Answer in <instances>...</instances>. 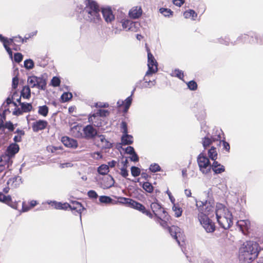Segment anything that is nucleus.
Returning a JSON list of instances; mask_svg holds the SVG:
<instances>
[{"mask_svg":"<svg viewBox=\"0 0 263 263\" xmlns=\"http://www.w3.org/2000/svg\"><path fill=\"white\" fill-rule=\"evenodd\" d=\"M76 11L80 14L82 13L84 19L88 22L100 24L102 21L99 6L94 1L86 0L85 8L81 5H78Z\"/></svg>","mask_w":263,"mask_h":263,"instance_id":"nucleus-1","label":"nucleus"},{"mask_svg":"<svg viewBox=\"0 0 263 263\" xmlns=\"http://www.w3.org/2000/svg\"><path fill=\"white\" fill-rule=\"evenodd\" d=\"M260 249L258 243L253 241H247L243 243L239 249L241 258L246 261H251L258 256Z\"/></svg>","mask_w":263,"mask_h":263,"instance_id":"nucleus-2","label":"nucleus"},{"mask_svg":"<svg viewBox=\"0 0 263 263\" xmlns=\"http://www.w3.org/2000/svg\"><path fill=\"white\" fill-rule=\"evenodd\" d=\"M217 221L219 226L227 230L233 224V215L229 209L223 207L222 204H217L215 211Z\"/></svg>","mask_w":263,"mask_h":263,"instance_id":"nucleus-3","label":"nucleus"},{"mask_svg":"<svg viewBox=\"0 0 263 263\" xmlns=\"http://www.w3.org/2000/svg\"><path fill=\"white\" fill-rule=\"evenodd\" d=\"M122 202L128 204L130 207L135 209L143 214L146 215L150 218H153V214L148 210H147L145 207L140 202H138L132 199L123 197L121 198Z\"/></svg>","mask_w":263,"mask_h":263,"instance_id":"nucleus-4","label":"nucleus"},{"mask_svg":"<svg viewBox=\"0 0 263 263\" xmlns=\"http://www.w3.org/2000/svg\"><path fill=\"white\" fill-rule=\"evenodd\" d=\"M19 149L20 147L18 145L15 143H12L10 144L7 147L6 150V154L5 155H2V156H0V158H2L5 156L8 157V160H6L7 161L4 164V165L7 168H8L12 163V161L11 160L12 157H13L16 153L18 152Z\"/></svg>","mask_w":263,"mask_h":263,"instance_id":"nucleus-5","label":"nucleus"},{"mask_svg":"<svg viewBox=\"0 0 263 263\" xmlns=\"http://www.w3.org/2000/svg\"><path fill=\"white\" fill-rule=\"evenodd\" d=\"M196 205L200 213V214H202L208 216L214 209V203L213 201H197L196 199Z\"/></svg>","mask_w":263,"mask_h":263,"instance_id":"nucleus-6","label":"nucleus"},{"mask_svg":"<svg viewBox=\"0 0 263 263\" xmlns=\"http://www.w3.org/2000/svg\"><path fill=\"white\" fill-rule=\"evenodd\" d=\"M199 170L204 174H207L211 170L209 158L202 153H200L197 159Z\"/></svg>","mask_w":263,"mask_h":263,"instance_id":"nucleus-7","label":"nucleus"},{"mask_svg":"<svg viewBox=\"0 0 263 263\" xmlns=\"http://www.w3.org/2000/svg\"><path fill=\"white\" fill-rule=\"evenodd\" d=\"M146 51L147 52L148 70L145 73V77H148L157 72L158 63L147 47Z\"/></svg>","mask_w":263,"mask_h":263,"instance_id":"nucleus-8","label":"nucleus"},{"mask_svg":"<svg viewBox=\"0 0 263 263\" xmlns=\"http://www.w3.org/2000/svg\"><path fill=\"white\" fill-rule=\"evenodd\" d=\"M198 219L201 224L207 233H212L215 231V224L208 216L202 214H199Z\"/></svg>","mask_w":263,"mask_h":263,"instance_id":"nucleus-9","label":"nucleus"},{"mask_svg":"<svg viewBox=\"0 0 263 263\" xmlns=\"http://www.w3.org/2000/svg\"><path fill=\"white\" fill-rule=\"evenodd\" d=\"M236 225L244 235H246L249 233L251 227V223L248 219L238 220L236 222Z\"/></svg>","mask_w":263,"mask_h":263,"instance_id":"nucleus-10","label":"nucleus"},{"mask_svg":"<svg viewBox=\"0 0 263 263\" xmlns=\"http://www.w3.org/2000/svg\"><path fill=\"white\" fill-rule=\"evenodd\" d=\"M115 180L111 175L103 177L100 182V186L103 189H108L114 185Z\"/></svg>","mask_w":263,"mask_h":263,"instance_id":"nucleus-11","label":"nucleus"},{"mask_svg":"<svg viewBox=\"0 0 263 263\" xmlns=\"http://www.w3.org/2000/svg\"><path fill=\"white\" fill-rule=\"evenodd\" d=\"M85 138L87 139H93L97 135V130L91 125L85 126L83 129Z\"/></svg>","mask_w":263,"mask_h":263,"instance_id":"nucleus-12","label":"nucleus"},{"mask_svg":"<svg viewBox=\"0 0 263 263\" xmlns=\"http://www.w3.org/2000/svg\"><path fill=\"white\" fill-rule=\"evenodd\" d=\"M151 208L156 217H161L160 215L167 213L165 209L162 207L160 204L157 202H152L151 204Z\"/></svg>","mask_w":263,"mask_h":263,"instance_id":"nucleus-13","label":"nucleus"},{"mask_svg":"<svg viewBox=\"0 0 263 263\" xmlns=\"http://www.w3.org/2000/svg\"><path fill=\"white\" fill-rule=\"evenodd\" d=\"M101 12L105 22L107 23H111L115 20V16L110 7L102 8L101 9Z\"/></svg>","mask_w":263,"mask_h":263,"instance_id":"nucleus-14","label":"nucleus"},{"mask_svg":"<svg viewBox=\"0 0 263 263\" xmlns=\"http://www.w3.org/2000/svg\"><path fill=\"white\" fill-rule=\"evenodd\" d=\"M23 183L22 178L19 176H15L8 179L7 182L8 186L11 188H17Z\"/></svg>","mask_w":263,"mask_h":263,"instance_id":"nucleus-15","label":"nucleus"},{"mask_svg":"<svg viewBox=\"0 0 263 263\" xmlns=\"http://www.w3.org/2000/svg\"><path fill=\"white\" fill-rule=\"evenodd\" d=\"M47 125L48 122L46 120H37L32 123V130L34 132H38L39 130L45 129Z\"/></svg>","mask_w":263,"mask_h":263,"instance_id":"nucleus-16","label":"nucleus"},{"mask_svg":"<svg viewBox=\"0 0 263 263\" xmlns=\"http://www.w3.org/2000/svg\"><path fill=\"white\" fill-rule=\"evenodd\" d=\"M63 144L67 147L77 148L78 147L77 141L72 138L65 136L62 138Z\"/></svg>","mask_w":263,"mask_h":263,"instance_id":"nucleus-17","label":"nucleus"},{"mask_svg":"<svg viewBox=\"0 0 263 263\" xmlns=\"http://www.w3.org/2000/svg\"><path fill=\"white\" fill-rule=\"evenodd\" d=\"M109 114V111L108 110L105 109H98L96 112L90 115L88 118V121L89 122H92V118H95L97 117H106Z\"/></svg>","mask_w":263,"mask_h":263,"instance_id":"nucleus-18","label":"nucleus"},{"mask_svg":"<svg viewBox=\"0 0 263 263\" xmlns=\"http://www.w3.org/2000/svg\"><path fill=\"white\" fill-rule=\"evenodd\" d=\"M180 229L176 226H173L168 228V230L171 235L176 240L178 245H180V240L178 237H180V233L179 231Z\"/></svg>","mask_w":263,"mask_h":263,"instance_id":"nucleus-19","label":"nucleus"},{"mask_svg":"<svg viewBox=\"0 0 263 263\" xmlns=\"http://www.w3.org/2000/svg\"><path fill=\"white\" fill-rule=\"evenodd\" d=\"M160 216L161 217H156V221L159 223L163 228L168 229L169 227L167 224V221L170 219V216L167 213L164 215L162 214Z\"/></svg>","mask_w":263,"mask_h":263,"instance_id":"nucleus-20","label":"nucleus"},{"mask_svg":"<svg viewBox=\"0 0 263 263\" xmlns=\"http://www.w3.org/2000/svg\"><path fill=\"white\" fill-rule=\"evenodd\" d=\"M147 77L144 76L142 80H140L136 83V87L138 88L143 89L146 88H151L150 80H147Z\"/></svg>","mask_w":263,"mask_h":263,"instance_id":"nucleus-21","label":"nucleus"},{"mask_svg":"<svg viewBox=\"0 0 263 263\" xmlns=\"http://www.w3.org/2000/svg\"><path fill=\"white\" fill-rule=\"evenodd\" d=\"M220 139L221 137L219 135L216 137H211V138L208 136H205L202 138V145L204 148H206L207 147L209 146L213 142L220 140Z\"/></svg>","mask_w":263,"mask_h":263,"instance_id":"nucleus-22","label":"nucleus"},{"mask_svg":"<svg viewBox=\"0 0 263 263\" xmlns=\"http://www.w3.org/2000/svg\"><path fill=\"white\" fill-rule=\"evenodd\" d=\"M69 209L71 211H75L77 213L79 214L80 218L81 219V213L85 208L80 202L74 201L72 202V205L70 204Z\"/></svg>","mask_w":263,"mask_h":263,"instance_id":"nucleus-23","label":"nucleus"},{"mask_svg":"<svg viewBox=\"0 0 263 263\" xmlns=\"http://www.w3.org/2000/svg\"><path fill=\"white\" fill-rule=\"evenodd\" d=\"M49 204H51V206H54L56 209L59 210H67L69 209L70 204L67 202L62 203L61 202H57L55 201H51L48 202Z\"/></svg>","mask_w":263,"mask_h":263,"instance_id":"nucleus-24","label":"nucleus"},{"mask_svg":"<svg viewBox=\"0 0 263 263\" xmlns=\"http://www.w3.org/2000/svg\"><path fill=\"white\" fill-rule=\"evenodd\" d=\"M121 144L123 145H130L133 144V137L131 135L127 134V135H122L121 138Z\"/></svg>","mask_w":263,"mask_h":263,"instance_id":"nucleus-25","label":"nucleus"},{"mask_svg":"<svg viewBox=\"0 0 263 263\" xmlns=\"http://www.w3.org/2000/svg\"><path fill=\"white\" fill-rule=\"evenodd\" d=\"M46 81L43 76L37 77L36 88L44 90L46 89Z\"/></svg>","mask_w":263,"mask_h":263,"instance_id":"nucleus-26","label":"nucleus"},{"mask_svg":"<svg viewBox=\"0 0 263 263\" xmlns=\"http://www.w3.org/2000/svg\"><path fill=\"white\" fill-rule=\"evenodd\" d=\"M249 41L251 44L257 43L262 45L263 44V35L260 36L256 33H254L253 35L251 36V38Z\"/></svg>","mask_w":263,"mask_h":263,"instance_id":"nucleus-27","label":"nucleus"},{"mask_svg":"<svg viewBox=\"0 0 263 263\" xmlns=\"http://www.w3.org/2000/svg\"><path fill=\"white\" fill-rule=\"evenodd\" d=\"M142 14V11L140 8H138L136 7V8H133L131 9L129 12V15L131 18H137L139 17Z\"/></svg>","mask_w":263,"mask_h":263,"instance_id":"nucleus-28","label":"nucleus"},{"mask_svg":"<svg viewBox=\"0 0 263 263\" xmlns=\"http://www.w3.org/2000/svg\"><path fill=\"white\" fill-rule=\"evenodd\" d=\"M21 96L24 99H29L31 96V90L29 86H25L21 92Z\"/></svg>","mask_w":263,"mask_h":263,"instance_id":"nucleus-29","label":"nucleus"},{"mask_svg":"<svg viewBox=\"0 0 263 263\" xmlns=\"http://www.w3.org/2000/svg\"><path fill=\"white\" fill-rule=\"evenodd\" d=\"M140 185H142V188L148 193H152L154 191V187L152 184L149 182H145L143 183L140 182Z\"/></svg>","mask_w":263,"mask_h":263,"instance_id":"nucleus-30","label":"nucleus"},{"mask_svg":"<svg viewBox=\"0 0 263 263\" xmlns=\"http://www.w3.org/2000/svg\"><path fill=\"white\" fill-rule=\"evenodd\" d=\"M17 36H14L11 38L8 39L7 37H4V40H1V42L3 43V46L4 45L6 46L9 45H15V44L14 43L15 39H17Z\"/></svg>","mask_w":263,"mask_h":263,"instance_id":"nucleus-31","label":"nucleus"},{"mask_svg":"<svg viewBox=\"0 0 263 263\" xmlns=\"http://www.w3.org/2000/svg\"><path fill=\"white\" fill-rule=\"evenodd\" d=\"M172 209L174 212L175 216L176 217H179L181 216L182 213V210L178 204H174Z\"/></svg>","mask_w":263,"mask_h":263,"instance_id":"nucleus-32","label":"nucleus"},{"mask_svg":"<svg viewBox=\"0 0 263 263\" xmlns=\"http://www.w3.org/2000/svg\"><path fill=\"white\" fill-rule=\"evenodd\" d=\"M98 172L99 174L105 175L109 172L108 165L106 164H102L98 167Z\"/></svg>","mask_w":263,"mask_h":263,"instance_id":"nucleus-33","label":"nucleus"},{"mask_svg":"<svg viewBox=\"0 0 263 263\" xmlns=\"http://www.w3.org/2000/svg\"><path fill=\"white\" fill-rule=\"evenodd\" d=\"M208 156L211 160H216L217 157V153L215 147L214 146L211 147L208 151Z\"/></svg>","mask_w":263,"mask_h":263,"instance_id":"nucleus-34","label":"nucleus"},{"mask_svg":"<svg viewBox=\"0 0 263 263\" xmlns=\"http://www.w3.org/2000/svg\"><path fill=\"white\" fill-rule=\"evenodd\" d=\"M21 109L23 112H30L32 109V106L31 103L23 102L21 104Z\"/></svg>","mask_w":263,"mask_h":263,"instance_id":"nucleus-35","label":"nucleus"},{"mask_svg":"<svg viewBox=\"0 0 263 263\" xmlns=\"http://www.w3.org/2000/svg\"><path fill=\"white\" fill-rule=\"evenodd\" d=\"M6 128H7L11 132L13 131L14 129V125L12 124V123L10 121L6 122L5 124L4 123V125H3V128H1L0 132H4Z\"/></svg>","mask_w":263,"mask_h":263,"instance_id":"nucleus-36","label":"nucleus"},{"mask_svg":"<svg viewBox=\"0 0 263 263\" xmlns=\"http://www.w3.org/2000/svg\"><path fill=\"white\" fill-rule=\"evenodd\" d=\"M48 151L51 152L52 153H55V154H60V151L63 149L62 146H52L47 147Z\"/></svg>","mask_w":263,"mask_h":263,"instance_id":"nucleus-37","label":"nucleus"},{"mask_svg":"<svg viewBox=\"0 0 263 263\" xmlns=\"http://www.w3.org/2000/svg\"><path fill=\"white\" fill-rule=\"evenodd\" d=\"M183 15L186 18L192 17L193 20H195V18L197 16V14L194 10L190 9L189 11L184 12Z\"/></svg>","mask_w":263,"mask_h":263,"instance_id":"nucleus-38","label":"nucleus"},{"mask_svg":"<svg viewBox=\"0 0 263 263\" xmlns=\"http://www.w3.org/2000/svg\"><path fill=\"white\" fill-rule=\"evenodd\" d=\"M37 77L35 76H29L27 79L28 83L30 85L32 88L36 87V86Z\"/></svg>","mask_w":263,"mask_h":263,"instance_id":"nucleus-39","label":"nucleus"},{"mask_svg":"<svg viewBox=\"0 0 263 263\" xmlns=\"http://www.w3.org/2000/svg\"><path fill=\"white\" fill-rule=\"evenodd\" d=\"M48 107L45 105L39 107L38 113L44 117H46L48 115Z\"/></svg>","mask_w":263,"mask_h":263,"instance_id":"nucleus-40","label":"nucleus"},{"mask_svg":"<svg viewBox=\"0 0 263 263\" xmlns=\"http://www.w3.org/2000/svg\"><path fill=\"white\" fill-rule=\"evenodd\" d=\"M24 67L28 70L32 69L34 67V62L31 59H27L24 62Z\"/></svg>","mask_w":263,"mask_h":263,"instance_id":"nucleus-41","label":"nucleus"},{"mask_svg":"<svg viewBox=\"0 0 263 263\" xmlns=\"http://www.w3.org/2000/svg\"><path fill=\"white\" fill-rule=\"evenodd\" d=\"M99 201L101 203L108 204L112 203V202L113 201V199L109 196H101L99 197Z\"/></svg>","mask_w":263,"mask_h":263,"instance_id":"nucleus-42","label":"nucleus"},{"mask_svg":"<svg viewBox=\"0 0 263 263\" xmlns=\"http://www.w3.org/2000/svg\"><path fill=\"white\" fill-rule=\"evenodd\" d=\"M132 95L128 97L125 100V105H124V112H126L128 110L130 106L132 104Z\"/></svg>","mask_w":263,"mask_h":263,"instance_id":"nucleus-43","label":"nucleus"},{"mask_svg":"<svg viewBox=\"0 0 263 263\" xmlns=\"http://www.w3.org/2000/svg\"><path fill=\"white\" fill-rule=\"evenodd\" d=\"M4 203L7 204L12 208L17 210L18 208V202H13L12 201V198L11 196L10 195V199H7L6 202H3Z\"/></svg>","mask_w":263,"mask_h":263,"instance_id":"nucleus-44","label":"nucleus"},{"mask_svg":"<svg viewBox=\"0 0 263 263\" xmlns=\"http://www.w3.org/2000/svg\"><path fill=\"white\" fill-rule=\"evenodd\" d=\"M160 12L164 16L169 17L173 15V12L169 9L161 8L159 9Z\"/></svg>","mask_w":263,"mask_h":263,"instance_id":"nucleus-45","label":"nucleus"},{"mask_svg":"<svg viewBox=\"0 0 263 263\" xmlns=\"http://www.w3.org/2000/svg\"><path fill=\"white\" fill-rule=\"evenodd\" d=\"M120 128L122 133V135H127L128 134V127L127 123L122 121L120 124Z\"/></svg>","mask_w":263,"mask_h":263,"instance_id":"nucleus-46","label":"nucleus"},{"mask_svg":"<svg viewBox=\"0 0 263 263\" xmlns=\"http://www.w3.org/2000/svg\"><path fill=\"white\" fill-rule=\"evenodd\" d=\"M130 171L132 176L135 177L139 176L141 174L140 169L137 166H132L130 168Z\"/></svg>","mask_w":263,"mask_h":263,"instance_id":"nucleus-47","label":"nucleus"},{"mask_svg":"<svg viewBox=\"0 0 263 263\" xmlns=\"http://www.w3.org/2000/svg\"><path fill=\"white\" fill-rule=\"evenodd\" d=\"M149 170L153 173H156L161 171V168L160 166L157 163L152 164L149 168Z\"/></svg>","mask_w":263,"mask_h":263,"instance_id":"nucleus-48","label":"nucleus"},{"mask_svg":"<svg viewBox=\"0 0 263 263\" xmlns=\"http://www.w3.org/2000/svg\"><path fill=\"white\" fill-rule=\"evenodd\" d=\"M72 97V95L70 92H64L61 96V99L63 102L68 101Z\"/></svg>","mask_w":263,"mask_h":263,"instance_id":"nucleus-49","label":"nucleus"},{"mask_svg":"<svg viewBox=\"0 0 263 263\" xmlns=\"http://www.w3.org/2000/svg\"><path fill=\"white\" fill-rule=\"evenodd\" d=\"M61 83V80L57 77H53L51 79L50 84L53 87L59 86Z\"/></svg>","mask_w":263,"mask_h":263,"instance_id":"nucleus-50","label":"nucleus"},{"mask_svg":"<svg viewBox=\"0 0 263 263\" xmlns=\"http://www.w3.org/2000/svg\"><path fill=\"white\" fill-rule=\"evenodd\" d=\"M23 59V55L21 53L16 52L14 54L13 60L17 63H20L22 61Z\"/></svg>","mask_w":263,"mask_h":263,"instance_id":"nucleus-51","label":"nucleus"},{"mask_svg":"<svg viewBox=\"0 0 263 263\" xmlns=\"http://www.w3.org/2000/svg\"><path fill=\"white\" fill-rule=\"evenodd\" d=\"M249 38L250 36L249 35L246 34H241L238 37L237 41L241 43H246L249 40Z\"/></svg>","mask_w":263,"mask_h":263,"instance_id":"nucleus-52","label":"nucleus"},{"mask_svg":"<svg viewBox=\"0 0 263 263\" xmlns=\"http://www.w3.org/2000/svg\"><path fill=\"white\" fill-rule=\"evenodd\" d=\"M188 88L191 90H195L197 88V84L194 81L192 80L187 83Z\"/></svg>","mask_w":263,"mask_h":263,"instance_id":"nucleus-53","label":"nucleus"},{"mask_svg":"<svg viewBox=\"0 0 263 263\" xmlns=\"http://www.w3.org/2000/svg\"><path fill=\"white\" fill-rule=\"evenodd\" d=\"M212 170L215 174H218L224 172L225 168L224 166L221 164L216 168H213Z\"/></svg>","mask_w":263,"mask_h":263,"instance_id":"nucleus-54","label":"nucleus"},{"mask_svg":"<svg viewBox=\"0 0 263 263\" xmlns=\"http://www.w3.org/2000/svg\"><path fill=\"white\" fill-rule=\"evenodd\" d=\"M34 34H26L24 38H22L21 36L18 35L17 39H19L21 40V43L23 44L24 43L27 42V40L30 38L31 36H33Z\"/></svg>","mask_w":263,"mask_h":263,"instance_id":"nucleus-55","label":"nucleus"},{"mask_svg":"<svg viewBox=\"0 0 263 263\" xmlns=\"http://www.w3.org/2000/svg\"><path fill=\"white\" fill-rule=\"evenodd\" d=\"M8 157L7 156H5L2 158H0V172L3 171L5 168L6 166L4 165V164L7 161L6 160H8Z\"/></svg>","mask_w":263,"mask_h":263,"instance_id":"nucleus-56","label":"nucleus"},{"mask_svg":"<svg viewBox=\"0 0 263 263\" xmlns=\"http://www.w3.org/2000/svg\"><path fill=\"white\" fill-rule=\"evenodd\" d=\"M132 23L128 20H126L122 23V26L124 29L129 30L130 29Z\"/></svg>","mask_w":263,"mask_h":263,"instance_id":"nucleus-57","label":"nucleus"},{"mask_svg":"<svg viewBox=\"0 0 263 263\" xmlns=\"http://www.w3.org/2000/svg\"><path fill=\"white\" fill-rule=\"evenodd\" d=\"M88 196L90 198L97 199L98 195L97 192L93 190H90L87 193Z\"/></svg>","mask_w":263,"mask_h":263,"instance_id":"nucleus-58","label":"nucleus"},{"mask_svg":"<svg viewBox=\"0 0 263 263\" xmlns=\"http://www.w3.org/2000/svg\"><path fill=\"white\" fill-rule=\"evenodd\" d=\"M174 74L176 77L181 80H183V72L182 70L179 69H175L174 71Z\"/></svg>","mask_w":263,"mask_h":263,"instance_id":"nucleus-59","label":"nucleus"},{"mask_svg":"<svg viewBox=\"0 0 263 263\" xmlns=\"http://www.w3.org/2000/svg\"><path fill=\"white\" fill-rule=\"evenodd\" d=\"M23 113V111L22 109L18 107L15 108L14 110H13L12 114L14 116H18L21 115H22Z\"/></svg>","mask_w":263,"mask_h":263,"instance_id":"nucleus-60","label":"nucleus"},{"mask_svg":"<svg viewBox=\"0 0 263 263\" xmlns=\"http://www.w3.org/2000/svg\"><path fill=\"white\" fill-rule=\"evenodd\" d=\"M7 199H10V195H5L3 193L0 192V201L6 202Z\"/></svg>","mask_w":263,"mask_h":263,"instance_id":"nucleus-61","label":"nucleus"},{"mask_svg":"<svg viewBox=\"0 0 263 263\" xmlns=\"http://www.w3.org/2000/svg\"><path fill=\"white\" fill-rule=\"evenodd\" d=\"M120 170V174L123 177L126 178V177L128 176V172L127 170V168L122 167Z\"/></svg>","mask_w":263,"mask_h":263,"instance_id":"nucleus-62","label":"nucleus"},{"mask_svg":"<svg viewBox=\"0 0 263 263\" xmlns=\"http://www.w3.org/2000/svg\"><path fill=\"white\" fill-rule=\"evenodd\" d=\"M125 152L126 154H127L131 155V154H133V153H134L136 152H135V149H134V148L133 147L130 146H127L125 148Z\"/></svg>","mask_w":263,"mask_h":263,"instance_id":"nucleus-63","label":"nucleus"},{"mask_svg":"<svg viewBox=\"0 0 263 263\" xmlns=\"http://www.w3.org/2000/svg\"><path fill=\"white\" fill-rule=\"evenodd\" d=\"M130 155H131V157H130V158H129L130 161H133V162H138L139 161V157L136 152H135L133 154H131Z\"/></svg>","mask_w":263,"mask_h":263,"instance_id":"nucleus-64","label":"nucleus"}]
</instances>
